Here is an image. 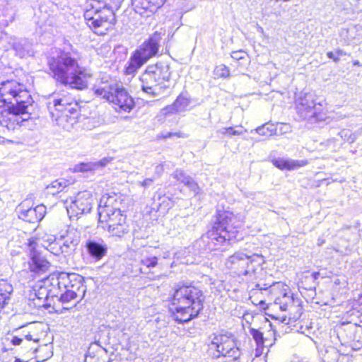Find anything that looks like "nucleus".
Returning a JSON list of instances; mask_svg holds the SVG:
<instances>
[{
  "mask_svg": "<svg viewBox=\"0 0 362 362\" xmlns=\"http://www.w3.org/2000/svg\"><path fill=\"white\" fill-rule=\"evenodd\" d=\"M173 137V132L160 133L158 135V139H168Z\"/></svg>",
  "mask_w": 362,
  "mask_h": 362,
  "instance_id": "obj_47",
  "label": "nucleus"
},
{
  "mask_svg": "<svg viewBox=\"0 0 362 362\" xmlns=\"http://www.w3.org/2000/svg\"><path fill=\"white\" fill-rule=\"evenodd\" d=\"M59 292V299L62 303H69L78 297L82 298L86 291L83 278L76 274H61L55 279Z\"/></svg>",
  "mask_w": 362,
  "mask_h": 362,
  "instance_id": "obj_9",
  "label": "nucleus"
},
{
  "mask_svg": "<svg viewBox=\"0 0 362 362\" xmlns=\"http://www.w3.org/2000/svg\"><path fill=\"white\" fill-rule=\"evenodd\" d=\"M158 257L156 256H144L140 260L139 272L142 274H152V269L158 265Z\"/></svg>",
  "mask_w": 362,
  "mask_h": 362,
  "instance_id": "obj_25",
  "label": "nucleus"
},
{
  "mask_svg": "<svg viewBox=\"0 0 362 362\" xmlns=\"http://www.w3.org/2000/svg\"><path fill=\"white\" fill-rule=\"evenodd\" d=\"M25 202H22L18 206L19 218L30 223L40 222L46 214V207L43 204L37 205L35 207L25 209Z\"/></svg>",
  "mask_w": 362,
  "mask_h": 362,
  "instance_id": "obj_19",
  "label": "nucleus"
},
{
  "mask_svg": "<svg viewBox=\"0 0 362 362\" xmlns=\"http://www.w3.org/2000/svg\"><path fill=\"white\" fill-rule=\"evenodd\" d=\"M240 221L233 212L217 209L213 228L201 238L208 250H215L218 246L230 244L238 240Z\"/></svg>",
  "mask_w": 362,
  "mask_h": 362,
  "instance_id": "obj_5",
  "label": "nucleus"
},
{
  "mask_svg": "<svg viewBox=\"0 0 362 362\" xmlns=\"http://www.w3.org/2000/svg\"><path fill=\"white\" fill-rule=\"evenodd\" d=\"M318 241H319V243H318L319 245H321L324 243L323 240H318Z\"/></svg>",
  "mask_w": 362,
  "mask_h": 362,
  "instance_id": "obj_54",
  "label": "nucleus"
},
{
  "mask_svg": "<svg viewBox=\"0 0 362 362\" xmlns=\"http://www.w3.org/2000/svg\"><path fill=\"white\" fill-rule=\"evenodd\" d=\"M49 74L57 82L77 90L88 87L91 74L80 67L77 60L69 52H60L57 56L48 58Z\"/></svg>",
  "mask_w": 362,
  "mask_h": 362,
  "instance_id": "obj_2",
  "label": "nucleus"
},
{
  "mask_svg": "<svg viewBox=\"0 0 362 362\" xmlns=\"http://www.w3.org/2000/svg\"><path fill=\"white\" fill-rule=\"evenodd\" d=\"M320 276V273L319 272H313L310 274V277L313 280V281H315L318 279Z\"/></svg>",
  "mask_w": 362,
  "mask_h": 362,
  "instance_id": "obj_50",
  "label": "nucleus"
},
{
  "mask_svg": "<svg viewBox=\"0 0 362 362\" xmlns=\"http://www.w3.org/2000/svg\"><path fill=\"white\" fill-rule=\"evenodd\" d=\"M11 343L13 345H23L26 349L30 350L36 351V349L31 346L32 344L36 343L37 340L33 339L30 334L23 335L22 337L14 336L11 339Z\"/></svg>",
  "mask_w": 362,
  "mask_h": 362,
  "instance_id": "obj_30",
  "label": "nucleus"
},
{
  "mask_svg": "<svg viewBox=\"0 0 362 362\" xmlns=\"http://www.w3.org/2000/svg\"><path fill=\"white\" fill-rule=\"evenodd\" d=\"M37 243L34 239H30L28 245L30 260L29 269L31 272L39 274L45 273L49 268V262L37 250Z\"/></svg>",
  "mask_w": 362,
  "mask_h": 362,
  "instance_id": "obj_17",
  "label": "nucleus"
},
{
  "mask_svg": "<svg viewBox=\"0 0 362 362\" xmlns=\"http://www.w3.org/2000/svg\"><path fill=\"white\" fill-rule=\"evenodd\" d=\"M296 109L298 115L310 123L326 121L327 112L323 105L316 103L315 95L307 93L296 99Z\"/></svg>",
  "mask_w": 362,
  "mask_h": 362,
  "instance_id": "obj_8",
  "label": "nucleus"
},
{
  "mask_svg": "<svg viewBox=\"0 0 362 362\" xmlns=\"http://www.w3.org/2000/svg\"><path fill=\"white\" fill-rule=\"evenodd\" d=\"M202 290L191 285L177 286L171 298L170 310L175 321L185 323L197 317L204 308Z\"/></svg>",
  "mask_w": 362,
  "mask_h": 362,
  "instance_id": "obj_3",
  "label": "nucleus"
},
{
  "mask_svg": "<svg viewBox=\"0 0 362 362\" xmlns=\"http://www.w3.org/2000/svg\"><path fill=\"white\" fill-rule=\"evenodd\" d=\"M14 362H22L21 359L19 358H16L15 361Z\"/></svg>",
  "mask_w": 362,
  "mask_h": 362,
  "instance_id": "obj_55",
  "label": "nucleus"
},
{
  "mask_svg": "<svg viewBox=\"0 0 362 362\" xmlns=\"http://www.w3.org/2000/svg\"><path fill=\"white\" fill-rule=\"evenodd\" d=\"M230 56L235 60H240L244 58L245 52L242 50L234 51L231 53Z\"/></svg>",
  "mask_w": 362,
  "mask_h": 362,
  "instance_id": "obj_42",
  "label": "nucleus"
},
{
  "mask_svg": "<svg viewBox=\"0 0 362 362\" xmlns=\"http://www.w3.org/2000/svg\"><path fill=\"white\" fill-rule=\"evenodd\" d=\"M362 30V26L359 24L354 25L347 29H344L341 31V35H346L347 41H351L357 38L360 35V33Z\"/></svg>",
  "mask_w": 362,
  "mask_h": 362,
  "instance_id": "obj_32",
  "label": "nucleus"
},
{
  "mask_svg": "<svg viewBox=\"0 0 362 362\" xmlns=\"http://www.w3.org/2000/svg\"><path fill=\"white\" fill-rule=\"evenodd\" d=\"M189 105V100L187 98L182 95H179L173 104L166 106L162 109L161 113L164 115H167L168 114H174L182 112L186 110Z\"/></svg>",
  "mask_w": 362,
  "mask_h": 362,
  "instance_id": "obj_24",
  "label": "nucleus"
},
{
  "mask_svg": "<svg viewBox=\"0 0 362 362\" xmlns=\"http://www.w3.org/2000/svg\"><path fill=\"white\" fill-rule=\"evenodd\" d=\"M47 240L49 242V248H47L52 253H53L55 255H59L60 253H55L56 250L59 248L60 242L55 243V238L52 235L49 236L47 239Z\"/></svg>",
  "mask_w": 362,
  "mask_h": 362,
  "instance_id": "obj_38",
  "label": "nucleus"
},
{
  "mask_svg": "<svg viewBox=\"0 0 362 362\" xmlns=\"http://www.w3.org/2000/svg\"><path fill=\"white\" fill-rule=\"evenodd\" d=\"M185 186H187L194 194V195L198 194L200 192V187L192 178L188 181Z\"/></svg>",
  "mask_w": 362,
  "mask_h": 362,
  "instance_id": "obj_39",
  "label": "nucleus"
},
{
  "mask_svg": "<svg viewBox=\"0 0 362 362\" xmlns=\"http://www.w3.org/2000/svg\"><path fill=\"white\" fill-rule=\"evenodd\" d=\"M170 256V252L168 251L165 252L163 255V258H168Z\"/></svg>",
  "mask_w": 362,
  "mask_h": 362,
  "instance_id": "obj_51",
  "label": "nucleus"
},
{
  "mask_svg": "<svg viewBox=\"0 0 362 362\" xmlns=\"http://www.w3.org/2000/svg\"><path fill=\"white\" fill-rule=\"evenodd\" d=\"M47 106L49 114L65 111L69 113H78L80 110L79 104L75 98L65 90L55 92L50 95Z\"/></svg>",
  "mask_w": 362,
  "mask_h": 362,
  "instance_id": "obj_14",
  "label": "nucleus"
},
{
  "mask_svg": "<svg viewBox=\"0 0 362 362\" xmlns=\"http://www.w3.org/2000/svg\"><path fill=\"white\" fill-rule=\"evenodd\" d=\"M356 305L357 306L358 312H361L362 314V295L358 296Z\"/></svg>",
  "mask_w": 362,
  "mask_h": 362,
  "instance_id": "obj_46",
  "label": "nucleus"
},
{
  "mask_svg": "<svg viewBox=\"0 0 362 362\" xmlns=\"http://www.w3.org/2000/svg\"><path fill=\"white\" fill-rule=\"evenodd\" d=\"M212 345L219 354L218 356L221 355L233 360H235L240 356V352L236 346L234 339L226 334L215 336L212 340Z\"/></svg>",
  "mask_w": 362,
  "mask_h": 362,
  "instance_id": "obj_16",
  "label": "nucleus"
},
{
  "mask_svg": "<svg viewBox=\"0 0 362 362\" xmlns=\"http://www.w3.org/2000/svg\"><path fill=\"white\" fill-rule=\"evenodd\" d=\"M327 55L329 59H332L334 62H339V58L338 57H337L336 52H327Z\"/></svg>",
  "mask_w": 362,
  "mask_h": 362,
  "instance_id": "obj_45",
  "label": "nucleus"
},
{
  "mask_svg": "<svg viewBox=\"0 0 362 362\" xmlns=\"http://www.w3.org/2000/svg\"><path fill=\"white\" fill-rule=\"evenodd\" d=\"M268 131V128H266L264 126L259 127L256 129V132L259 135H266Z\"/></svg>",
  "mask_w": 362,
  "mask_h": 362,
  "instance_id": "obj_44",
  "label": "nucleus"
},
{
  "mask_svg": "<svg viewBox=\"0 0 362 362\" xmlns=\"http://www.w3.org/2000/svg\"><path fill=\"white\" fill-rule=\"evenodd\" d=\"M12 292V285L6 280L0 279V303L4 306L8 304Z\"/></svg>",
  "mask_w": 362,
  "mask_h": 362,
  "instance_id": "obj_29",
  "label": "nucleus"
},
{
  "mask_svg": "<svg viewBox=\"0 0 362 362\" xmlns=\"http://www.w3.org/2000/svg\"><path fill=\"white\" fill-rule=\"evenodd\" d=\"M170 77L168 65L158 64L148 66L140 78L141 88L144 93L150 95H158L164 87V83L168 81Z\"/></svg>",
  "mask_w": 362,
  "mask_h": 362,
  "instance_id": "obj_7",
  "label": "nucleus"
},
{
  "mask_svg": "<svg viewBox=\"0 0 362 362\" xmlns=\"http://www.w3.org/2000/svg\"><path fill=\"white\" fill-rule=\"evenodd\" d=\"M272 163L281 170H293L308 164V160H293L284 158H273Z\"/></svg>",
  "mask_w": 362,
  "mask_h": 362,
  "instance_id": "obj_22",
  "label": "nucleus"
},
{
  "mask_svg": "<svg viewBox=\"0 0 362 362\" xmlns=\"http://www.w3.org/2000/svg\"><path fill=\"white\" fill-rule=\"evenodd\" d=\"M281 284L279 282L273 283L272 284H264L262 286L257 284L256 287L258 288L259 290H264L267 291L268 288H272V291H273L276 288H279L281 286Z\"/></svg>",
  "mask_w": 362,
  "mask_h": 362,
  "instance_id": "obj_40",
  "label": "nucleus"
},
{
  "mask_svg": "<svg viewBox=\"0 0 362 362\" xmlns=\"http://www.w3.org/2000/svg\"><path fill=\"white\" fill-rule=\"evenodd\" d=\"M164 172V164L160 163L156 166L155 168V175L157 176V177H160V175Z\"/></svg>",
  "mask_w": 362,
  "mask_h": 362,
  "instance_id": "obj_43",
  "label": "nucleus"
},
{
  "mask_svg": "<svg viewBox=\"0 0 362 362\" xmlns=\"http://www.w3.org/2000/svg\"><path fill=\"white\" fill-rule=\"evenodd\" d=\"M13 49L19 57H24L29 54L30 45L27 41L21 40L13 44Z\"/></svg>",
  "mask_w": 362,
  "mask_h": 362,
  "instance_id": "obj_33",
  "label": "nucleus"
},
{
  "mask_svg": "<svg viewBox=\"0 0 362 362\" xmlns=\"http://www.w3.org/2000/svg\"><path fill=\"white\" fill-rule=\"evenodd\" d=\"M109 160L106 158L97 162L81 163L75 167V170L78 172L95 171L100 168L105 166Z\"/></svg>",
  "mask_w": 362,
  "mask_h": 362,
  "instance_id": "obj_26",
  "label": "nucleus"
},
{
  "mask_svg": "<svg viewBox=\"0 0 362 362\" xmlns=\"http://www.w3.org/2000/svg\"><path fill=\"white\" fill-rule=\"evenodd\" d=\"M154 182V178H146L143 181L138 182V185L143 187L144 188H148L153 185Z\"/></svg>",
  "mask_w": 362,
  "mask_h": 362,
  "instance_id": "obj_41",
  "label": "nucleus"
},
{
  "mask_svg": "<svg viewBox=\"0 0 362 362\" xmlns=\"http://www.w3.org/2000/svg\"><path fill=\"white\" fill-rule=\"evenodd\" d=\"M173 136H177V137H179V138H187L188 137V134H185L184 132H173Z\"/></svg>",
  "mask_w": 362,
  "mask_h": 362,
  "instance_id": "obj_48",
  "label": "nucleus"
},
{
  "mask_svg": "<svg viewBox=\"0 0 362 362\" xmlns=\"http://www.w3.org/2000/svg\"><path fill=\"white\" fill-rule=\"evenodd\" d=\"M84 18L87 25L96 34L103 35L112 28L115 22L113 11L106 6L86 10Z\"/></svg>",
  "mask_w": 362,
  "mask_h": 362,
  "instance_id": "obj_10",
  "label": "nucleus"
},
{
  "mask_svg": "<svg viewBox=\"0 0 362 362\" xmlns=\"http://www.w3.org/2000/svg\"><path fill=\"white\" fill-rule=\"evenodd\" d=\"M50 116L59 127L70 132L78 122L79 112L78 113H69L68 111L58 112L50 114Z\"/></svg>",
  "mask_w": 362,
  "mask_h": 362,
  "instance_id": "obj_20",
  "label": "nucleus"
},
{
  "mask_svg": "<svg viewBox=\"0 0 362 362\" xmlns=\"http://www.w3.org/2000/svg\"><path fill=\"white\" fill-rule=\"evenodd\" d=\"M214 73V75L218 78H226L230 76L229 68L224 64L216 66Z\"/></svg>",
  "mask_w": 362,
  "mask_h": 362,
  "instance_id": "obj_35",
  "label": "nucleus"
},
{
  "mask_svg": "<svg viewBox=\"0 0 362 362\" xmlns=\"http://www.w3.org/2000/svg\"><path fill=\"white\" fill-rule=\"evenodd\" d=\"M339 135L343 139L344 141L353 143L356 139V133H351L348 129H343L339 132Z\"/></svg>",
  "mask_w": 362,
  "mask_h": 362,
  "instance_id": "obj_37",
  "label": "nucleus"
},
{
  "mask_svg": "<svg viewBox=\"0 0 362 362\" xmlns=\"http://www.w3.org/2000/svg\"><path fill=\"white\" fill-rule=\"evenodd\" d=\"M293 303V298L291 293L286 292V289H284L280 294L279 296L276 297L274 300L275 305L279 306V308L286 311L288 307Z\"/></svg>",
  "mask_w": 362,
  "mask_h": 362,
  "instance_id": "obj_28",
  "label": "nucleus"
},
{
  "mask_svg": "<svg viewBox=\"0 0 362 362\" xmlns=\"http://www.w3.org/2000/svg\"><path fill=\"white\" fill-rule=\"evenodd\" d=\"M0 103L7 109L0 111V124L8 130H14L30 117L28 108L33 100L25 86L16 81H6L0 84Z\"/></svg>",
  "mask_w": 362,
  "mask_h": 362,
  "instance_id": "obj_1",
  "label": "nucleus"
},
{
  "mask_svg": "<svg viewBox=\"0 0 362 362\" xmlns=\"http://www.w3.org/2000/svg\"><path fill=\"white\" fill-rule=\"evenodd\" d=\"M132 4L135 11L145 17L155 13L160 7V5L156 4L151 0H132Z\"/></svg>",
  "mask_w": 362,
  "mask_h": 362,
  "instance_id": "obj_23",
  "label": "nucleus"
},
{
  "mask_svg": "<svg viewBox=\"0 0 362 362\" xmlns=\"http://www.w3.org/2000/svg\"><path fill=\"white\" fill-rule=\"evenodd\" d=\"M335 52L337 54V57H338L339 58V61L340 60L341 57L345 56L346 54V53L342 49H337Z\"/></svg>",
  "mask_w": 362,
  "mask_h": 362,
  "instance_id": "obj_49",
  "label": "nucleus"
},
{
  "mask_svg": "<svg viewBox=\"0 0 362 362\" xmlns=\"http://www.w3.org/2000/svg\"><path fill=\"white\" fill-rule=\"evenodd\" d=\"M4 142V138L0 136V144Z\"/></svg>",
  "mask_w": 362,
  "mask_h": 362,
  "instance_id": "obj_53",
  "label": "nucleus"
},
{
  "mask_svg": "<svg viewBox=\"0 0 362 362\" xmlns=\"http://www.w3.org/2000/svg\"><path fill=\"white\" fill-rule=\"evenodd\" d=\"M93 90L96 96L112 103L116 112H130L134 107L135 103L132 96L121 84L115 81L102 79L94 85Z\"/></svg>",
  "mask_w": 362,
  "mask_h": 362,
  "instance_id": "obj_6",
  "label": "nucleus"
},
{
  "mask_svg": "<svg viewBox=\"0 0 362 362\" xmlns=\"http://www.w3.org/2000/svg\"><path fill=\"white\" fill-rule=\"evenodd\" d=\"M88 254L95 261L100 260L107 252V245L101 238L89 239L86 243Z\"/></svg>",
  "mask_w": 362,
  "mask_h": 362,
  "instance_id": "obj_21",
  "label": "nucleus"
},
{
  "mask_svg": "<svg viewBox=\"0 0 362 362\" xmlns=\"http://www.w3.org/2000/svg\"><path fill=\"white\" fill-rule=\"evenodd\" d=\"M57 277H47L38 281L33 286L29 294V299L33 301L34 305L37 308H48L50 298L59 297L57 285L54 283Z\"/></svg>",
  "mask_w": 362,
  "mask_h": 362,
  "instance_id": "obj_12",
  "label": "nucleus"
},
{
  "mask_svg": "<svg viewBox=\"0 0 362 362\" xmlns=\"http://www.w3.org/2000/svg\"><path fill=\"white\" fill-rule=\"evenodd\" d=\"M258 265L264 262L263 257L253 254L247 255L243 252L238 251L230 255L226 261L225 266L231 272L238 276L247 275L255 272L253 264Z\"/></svg>",
  "mask_w": 362,
  "mask_h": 362,
  "instance_id": "obj_13",
  "label": "nucleus"
},
{
  "mask_svg": "<svg viewBox=\"0 0 362 362\" xmlns=\"http://www.w3.org/2000/svg\"><path fill=\"white\" fill-rule=\"evenodd\" d=\"M250 334L252 336V338L256 341L258 347L264 346V339L263 337V334L259 330L251 328L250 329Z\"/></svg>",
  "mask_w": 362,
  "mask_h": 362,
  "instance_id": "obj_36",
  "label": "nucleus"
},
{
  "mask_svg": "<svg viewBox=\"0 0 362 362\" xmlns=\"http://www.w3.org/2000/svg\"><path fill=\"white\" fill-rule=\"evenodd\" d=\"M93 197L90 191L79 192L70 200H66V208L70 218L78 217L79 215L89 213L93 206Z\"/></svg>",
  "mask_w": 362,
  "mask_h": 362,
  "instance_id": "obj_15",
  "label": "nucleus"
},
{
  "mask_svg": "<svg viewBox=\"0 0 362 362\" xmlns=\"http://www.w3.org/2000/svg\"><path fill=\"white\" fill-rule=\"evenodd\" d=\"M81 240V233L74 228H69L64 233L61 234L59 241L60 245L55 253L71 254L76 250Z\"/></svg>",
  "mask_w": 362,
  "mask_h": 362,
  "instance_id": "obj_18",
  "label": "nucleus"
},
{
  "mask_svg": "<svg viewBox=\"0 0 362 362\" xmlns=\"http://www.w3.org/2000/svg\"><path fill=\"white\" fill-rule=\"evenodd\" d=\"M353 64L354 66H361V63L358 60L354 61Z\"/></svg>",
  "mask_w": 362,
  "mask_h": 362,
  "instance_id": "obj_52",
  "label": "nucleus"
},
{
  "mask_svg": "<svg viewBox=\"0 0 362 362\" xmlns=\"http://www.w3.org/2000/svg\"><path fill=\"white\" fill-rule=\"evenodd\" d=\"M69 182L64 178L56 180L47 186L46 193L55 195L69 187Z\"/></svg>",
  "mask_w": 362,
  "mask_h": 362,
  "instance_id": "obj_27",
  "label": "nucleus"
},
{
  "mask_svg": "<svg viewBox=\"0 0 362 362\" xmlns=\"http://www.w3.org/2000/svg\"><path fill=\"white\" fill-rule=\"evenodd\" d=\"M247 132L246 129H245L243 126H235L229 127H223L217 131L218 133L226 135L229 137L233 136H240Z\"/></svg>",
  "mask_w": 362,
  "mask_h": 362,
  "instance_id": "obj_31",
  "label": "nucleus"
},
{
  "mask_svg": "<svg viewBox=\"0 0 362 362\" xmlns=\"http://www.w3.org/2000/svg\"><path fill=\"white\" fill-rule=\"evenodd\" d=\"M171 176L177 181L183 183L185 185L192 178L189 175H187L184 170L181 169H176Z\"/></svg>",
  "mask_w": 362,
  "mask_h": 362,
  "instance_id": "obj_34",
  "label": "nucleus"
},
{
  "mask_svg": "<svg viewBox=\"0 0 362 362\" xmlns=\"http://www.w3.org/2000/svg\"><path fill=\"white\" fill-rule=\"evenodd\" d=\"M123 201L121 195L114 192L105 194L100 199L99 223L113 236L121 237L128 232Z\"/></svg>",
  "mask_w": 362,
  "mask_h": 362,
  "instance_id": "obj_4",
  "label": "nucleus"
},
{
  "mask_svg": "<svg viewBox=\"0 0 362 362\" xmlns=\"http://www.w3.org/2000/svg\"><path fill=\"white\" fill-rule=\"evenodd\" d=\"M160 40V34L156 32L147 41L144 42L140 46L139 49L134 52L126 69V71L128 74L135 72L150 58L157 54Z\"/></svg>",
  "mask_w": 362,
  "mask_h": 362,
  "instance_id": "obj_11",
  "label": "nucleus"
}]
</instances>
